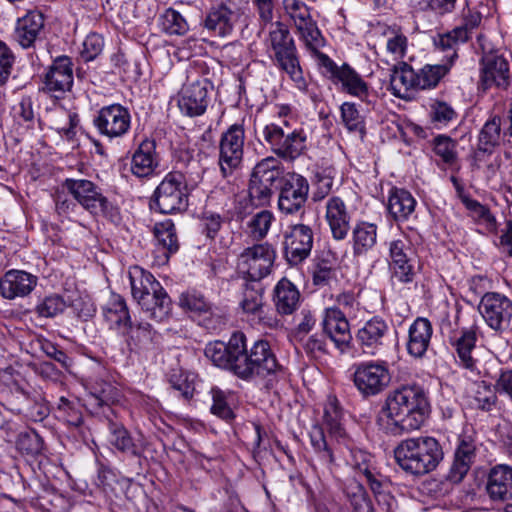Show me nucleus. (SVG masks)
<instances>
[{
    "instance_id": "nucleus-1",
    "label": "nucleus",
    "mask_w": 512,
    "mask_h": 512,
    "mask_svg": "<svg viewBox=\"0 0 512 512\" xmlns=\"http://www.w3.org/2000/svg\"><path fill=\"white\" fill-rule=\"evenodd\" d=\"M429 413L430 403L424 389L416 384L402 385L387 395L377 422L389 433L412 432L421 428Z\"/></svg>"
},
{
    "instance_id": "nucleus-2",
    "label": "nucleus",
    "mask_w": 512,
    "mask_h": 512,
    "mask_svg": "<svg viewBox=\"0 0 512 512\" xmlns=\"http://www.w3.org/2000/svg\"><path fill=\"white\" fill-rule=\"evenodd\" d=\"M325 432L331 440L349 449L351 454V466L362 473L371 467V455L362 450H354L352 440L343 424V414L338 407L336 400H329L324 407V414L321 424H315L309 432L310 444L317 455L322 466L330 469L335 461L334 449L326 438Z\"/></svg>"
},
{
    "instance_id": "nucleus-3",
    "label": "nucleus",
    "mask_w": 512,
    "mask_h": 512,
    "mask_svg": "<svg viewBox=\"0 0 512 512\" xmlns=\"http://www.w3.org/2000/svg\"><path fill=\"white\" fill-rule=\"evenodd\" d=\"M399 467L407 473L420 476L434 471L444 458L439 441L430 436L402 440L394 449Z\"/></svg>"
},
{
    "instance_id": "nucleus-4",
    "label": "nucleus",
    "mask_w": 512,
    "mask_h": 512,
    "mask_svg": "<svg viewBox=\"0 0 512 512\" xmlns=\"http://www.w3.org/2000/svg\"><path fill=\"white\" fill-rule=\"evenodd\" d=\"M128 274L134 300L148 317L163 321L171 311V299L160 282L140 266L131 267Z\"/></svg>"
},
{
    "instance_id": "nucleus-5",
    "label": "nucleus",
    "mask_w": 512,
    "mask_h": 512,
    "mask_svg": "<svg viewBox=\"0 0 512 512\" xmlns=\"http://www.w3.org/2000/svg\"><path fill=\"white\" fill-rule=\"evenodd\" d=\"M281 366L266 340H257L251 348L242 352L238 364L234 367V374L244 381H271L277 375Z\"/></svg>"
},
{
    "instance_id": "nucleus-6",
    "label": "nucleus",
    "mask_w": 512,
    "mask_h": 512,
    "mask_svg": "<svg viewBox=\"0 0 512 512\" xmlns=\"http://www.w3.org/2000/svg\"><path fill=\"white\" fill-rule=\"evenodd\" d=\"M360 303L351 291L336 295L335 305L324 310L322 325L324 332L339 349L348 346L351 340L349 317H356Z\"/></svg>"
},
{
    "instance_id": "nucleus-7",
    "label": "nucleus",
    "mask_w": 512,
    "mask_h": 512,
    "mask_svg": "<svg viewBox=\"0 0 512 512\" xmlns=\"http://www.w3.org/2000/svg\"><path fill=\"white\" fill-rule=\"evenodd\" d=\"M290 118H282L281 123L267 124L263 129V138L278 157L294 161L307 148V133L303 128L286 131L290 127Z\"/></svg>"
},
{
    "instance_id": "nucleus-8",
    "label": "nucleus",
    "mask_w": 512,
    "mask_h": 512,
    "mask_svg": "<svg viewBox=\"0 0 512 512\" xmlns=\"http://www.w3.org/2000/svg\"><path fill=\"white\" fill-rule=\"evenodd\" d=\"M152 203L162 214L186 211L189 205V192L184 174L180 171L167 173L156 187Z\"/></svg>"
},
{
    "instance_id": "nucleus-9",
    "label": "nucleus",
    "mask_w": 512,
    "mask_h": 512,
    "mask_svg": "<svg viewBox=\"0 0 512 512\" xmlns=\"http://www.w3.org/2000/svg\"><path fill=\"white\" fill-rule=\"evenodd\" d=\"M63 187L87 211L95 216H103L115 221L118 209L102 194L101 189L87 179L67 178Z\"/></svg>"
},
{
    "instance_id": "nucleus-10",
    "label": "nucleus",
    "mask_w": 512,
    "mask_h": 512,
    "mask_svg": "<svg viewBox=\"0 0 512 512\" xmlns=\"http://www.w3.org/2000/svg\"><path fill=\"white\" fill-rule=\"evenodd\" d=\"M352 381L363 397L379 395L389 386L391 373L385 360H366L354 363L351 367Z\"/></svg>"
},
{
    "instance_id": "nucleus-11",
    "label": "nucleus",
    "mask_w": 512,
    "mask_h": 512,
    "mask_svg": "<svg viewBox=\"0 0 512 512\" xmlns=\"http://www.w3.org/2000/svg\"><path fill=\"white\" fill-rule=\"evenodd\" d=\"M283 174L281 162L272 156L259 161L252 172L249 182V197L256 206L267 205L272 196L276 181Z\"/></svg>"
},
{
    "instance_id": "nucleus-12",
    "label": "nucleus",
    "mask_w": 512,
    "mask_h": 512,
    "mask_svg": "<svg viewBox=\"0 0 512 512\" xmlns=\"http://www.w3.org/2000/svg\"><path fill=\"white\" fill-rule=\"evenodd\" d=\"M387 247L391 278L402 284L411 283L416 275V251L411 240L407 235L401 234L387 242Z\"/></svg>"
},
{
    "instance_id": "nucleus-13",
    "label": "nucleus",
    "mask_w": 512,
    "mask_h": 512,
    "mask_svg": "<svg viewBox=\"0 0 512 512\" xmlns=\"http://www.w3.org/2000/svg\"><path fill=\"white\" fill-rule=\"evenodd\" d=\"M276 252L268 243L255 244L245 248L237 258V271L251 281L267 277L274 265Z\"/></svg>"
},
{
    "instance_id": "nucleus-14",
    "label": "nucleus",
    "mask_w": 512,
    "mask_h": 512,
    "mask_svg": "<svg viewBox=\"0 0 512 512\" xmlns=\"http://www.w3.org/2000/svg\"><path fill=\"white\" fill-rule=\"evenodd\" d=\"M92 122L99 135L112 141L129 133L132 116L127 107L113 103L100 108Z\"/></svg>"
},
{
    "instance_id": "nucleus-15",
    "label": "nucleus",
    "mask_w": 512,
    "mask_h": 512,
    "mask_svg": "<svg viewBox=\"0 0 512 512\" xmlns=\"http://www.w3.org/2000/svg\"><path fill=\"white\" fill-rule=\"evenodd\" d=\"M279 184V210L286 215L295 214L300 211L308 198L310 189L308 180L295 172H283L279 179Z\"/></svg>"
},
{
    "instance_id": "nucleus-16",
    "label": "nucleus",
    "mask_w": 512,
    "mask_h": 512,
    "mask_svg": "<svg viewBox=\"0 0 512 512\" xmlns=\"http://www.w3.org/2000/svg\"><path fill=\"white\" fill-rule=\"evenodd\" d=\"M245 143V131L241 124L231 125L219 142V167L223 177H228L240 166Z\"/></svg>"
},
{
    "instance_id": "nucleus-17",
    "label": "nucleus",
    "mask_w": 512,
    "mask_h": 512,
    "mask_svg": "<svg viewBox=\"0 0 512 512\" xmlns=\"http://www.w3.org/2000/svg\"><path fill=\"white\" fill-rule=\"evenodd\" d=\"M242 4L244 0H222L207 13L205 28L214 36L228 37L243 14Z\"/></svg>"
},
{
    "instance_id": "nucleus-18",
    "label": "nucleus",
    "mask_w": 512,
    "mask_h": 512,
    "mask_svg": "<svg viewBox=\"0 0 512 512\" xmlns=\"http://www.w3.org/2000/svg\"><path fill=\"white\" fill-rule=\"evenodd\" d=\"M213 86L207 78L198 77L189 80L183 85L178 97L180 111L189 116L196 117L205 113Z\"/></svg>"
},
{
    "instance_id": "nucleus-19",
    "label": "nucleus",
    "mask_w": 512,
    "mask_h": 512,
    "mask_svg": "<svg viewBox=\"0 0 512 512\" xmlns=\"http://www.w3.org/2000/svg\"><path fill=\"white\" fill-rule=\"evenodd\" d=\"M286 12L290 15L305 45L312 51L323 46L324 39L308 6L301 0H284Z\"/></svg>"
},
{
    "instance_id": "nucleus-20",
    "label": "nucleus",
    "mask_w": 512,
    "mask_h": 512,
    "mask_svg": "<svg viewBox=\"0 0 512 512\" xmlns=\"http://www.w3.org/2000/svg\"><path fill=\"white\" fill-rule=\"evenodd\" d=\"M284 255L291 265L302 263L311 253L314 234L309 225L293 224L283 235Z\"/></svg>"
},
{
    "instance_id": "nucleus-21",
    "label": "nucleus",
    "mask_w": 512,
    "mask_h": 512,
    "mask_svg": "<svg viewBox=\"0 0 512 512\" xmlns=\"http://www.w3.org/2000/svg\"><path fill=\"white\" fill-rule=\"evenodd\" d=\"M486 324L495 331L509 326L512 318V301L498 292L485 293L478 306Z\"/></svg>"
},
{
    "instance_id": "nucleus-22",
    "label": "nucleus",
    "mask_w": 512,
    "mask_h": 512,
    "mask_svg": "<svg viewBox=\"0 0 512 512\" xmlns=\"http://www.w3.org/2000/svg\"><path fill=\"white\" fill-rule=\"evenodd\" d=\"M242 352H245V336L242 333H234L227 343L214 341L205 347V356L215 366L230 370L233 373Z\"/></svg>"
},
{
    "instance_id": "nucleus-23",
    "label": "nucleus",
    "mask_w": 512,
    "mask_h": 512,
    "mask_svg": "<svg viewBox=\"0 0 512 512\" xmlns=\"http://www.w3.org/2000/svg\"><path fill=\"white\" fill-rule=\"evenodd\" d=\"M73 85V70L71 59L67 56L54 60L44 77L43 90L59 98L70 91Z\"/></svg>"
},
{
    "instance_id": "nucleus-24",
    "label": "nucleus",
    "mask_w": 512,
    "mask_h": 512,
    "mask_svg": "<svg viewBox=\"0 0 512 512\" xmlns=\"http://www.w3.org/2000/svg\"><path fill=\"white\" fill-rule=\"evenodd\" d=\"M325 220L335 240H343L348 235L352 211L339 196H331L325 203Z\"/></svg>"
},
{
    "instance_id": "nucleus-25",
    "label": "nucleus",
    "mask_w": 512,
    "mask_h": 512,
    "mask_svg": "<svg viewBox=\"0 0 512 512\" xmlns=\"http://www.w3.org/2000/svg\"><path fill=\"white\" fill-rule=\"evenodd\" d=\"M481 83L485 89L497 87L505 89L510 83L508 61L497 53L485 54L482 58Z\"/></svg>"
},
{
    "instance_id": "nucleus-26",
    "label": "nucleus",
    "mask_w": 512,
    "mask_h": 512,
    "mask_svg": "<svg viewBox=\"0 0 512 512\" xmlns=\"http://www.w3.org/2000/svg\"><path fill=\"white\" fill-rule=\"evenodd\" d=\"M388 332L389 326L386 321L374 316L357 331L356 340L364 353L374 356L384 346Z\"/></svg>"
},
{
    "instance_id": "nucleus-27",
    "label": "nucleus",
    "mask_w": 512,
    "mask_h": 512,
    "mask_svg": "<svg viewBox=\"0 0 512 512\" xmlns=\"http://www.w3.org/2000/svg\"><path fill=\"white\" fill-rule=\"evenodd\" d=\"M44 28V17L38 11H29L17 19L13 40L23 49L34 47L40 40Z\"/></svg>"
},
{
    "instance_id": "nucleus-28",
    "label": "nucleus",
    "mask_w": 512,
    "mask_h": 512,
    "mask_svg": "<svg viewBox=\"0 0 512 512\" xmlns=\"http://www.w3.org/2000/svg\"><path fill=\"white\" fill-rule=\"evenodd\" d=\"M486 494L493 502H504L512 499V467L498 464L488 473Z\"/></svg>"
},
{
    "instance_id": "nucleus-29",
    "label": "nucleus",
    "mask_w": 512,
    "mask_h": 512,
    "mask_svg": "<svg viewBox=\"0 0 512 512\" xmlns=\"http://www.w3.org/2000/svg\"><path fill=\"white\" fill-rule=\"evenodd\" d=\"M159 165L156 153V143L151 139H144L133 152L130 171L138 178L152 176Z\"/></svg>"
},
{
    "instance_id": "nucleus-30",
    "label": "nucleus",
    "mask_w": 512,
    "mask_h": 512,
    "mask_svg": "<svg viewBox=\"0 0 512 512\" xmlns=\"http://www.w3.org/2000/svg\"><path fill=\"white\" fill-rule=\"evenodd\" d=\"M432 335L431 322L425 317H417L408 329V354L414 358H423L430 346Z\"/></svg>"
},
{
    "instance_id": "nucleus-31",
    "label": "nucleus",
    "mask_w": 512,
    "mask_h": 512,
    "mask_svg": "<svg viewBox=\"0 0 512 512\" xmlns=\"http://www.w3.org/2000/svg\"><path fill=\"white\" fill-rule=\"evenodd\" d=\"M36 284V276L21 270H10L0 280V294L6 299L24 297Z\"/></svg>"
},
{
    "instance_id": "nucleus-32",
    "label": "nucleus",
    "mask_w": 512,
    "mask_h": 512,
    "mask_svg": "<svg viewBox=\"0 0 512 512\" xmlns=\"http://www.w3.org/2000/svg\"><path fill=\"white\" fill-rule=\"evenodd\" d=\"M265 43L272 61L297 51L289 29L281 22L271 24Z\"/></svg>"
},
{
    "instance_id": "nucleus-33",
    "label": "nucleus",
    "mask_w": 512,
    "mask_h": 512,
    "mask_svg": "<svg viewBox=\"0 0 512 512\" xmlns=\"http://www.w3.org/2000/svg\"><path fill=\"white\" fill-rule=\"evenodd\" d=\"M476 342L477 334L473 327L461 330L460 335L452 341L457 363L473 373L478 371V360L473 355Z\"/></svg>"
},
{
    "instance_id": "nucleus-34",
    "label": "nucleus",
    "mask_w": 512,
    "mask_h": 512,
    "mask_svg": "<svg viewBox=\"0 0 512 512\" xmlns=\"http://www.w3.org/2000/svg\"><path fill=\"white\" fill-rule=\"evenodd\" d=\"M417 201L406 189L393 187L388 195V212L397 222L410 219L415 212Z\"/></svg>"
},
{
    "instance_id": "nucleus-35",
    "label": "nucleus",
    "mask_w": 512,
    "mask_h": 512,
    "mask_svg": "<svg viewBox=\"0 0 512 512\" xmlns=\"http://www.w3.org/2000/svg\"><path fill=\"white\" fill-rule=\"evenodd\" d=\"M273 301L281 315H291L300 304V292L288 279L282 278L274 287Z\"/></svg>"
},
{
    "instance_id": "nucleus-36",
    "label": "nucleus",
    "mask_w": 512,
    "mask_h": 512,
    "mask_svg": "<svg viewBox=\"0 0 512 512\" xmlns=\"http://www.w3.org/2000/svg\"><path fill=\"white\" fill-rule=\"evenodd\" d=\"M390 86L396 97L409 98L410 91L418 90L416 70L407 63L395 66L390 76Z\"/></svg>"
},
{
    "instance_id": "nucleus-37",
    "label": "nucleus",
    "mask_w": 512,
    "mask_h": 512,
    "mask_svg": "<svg viewBox=\"0 0 512 512\" xmlns=\"http://www.w3.org/2000/svg\"><path fill=\"white\" fill-rule=\"evenodd\" d=\"M159 336L149 323H139L137 326H129L128 346L131 351L142 353L154 348Z\"/></svg>"
},
{
    "instance_id": "nucleus-38",
    "label": "nucleus",
    "mask_w": 512,
    "mask_h": 512,
    "mask_svg": "<svg viewBox=\"0 0 512 512\" xmlns=\"http://www.w3.org/2000/svg\"><path fill=\"white\" fill-rule=\"evenodd\" d=\"M377 225L358 221L352 229V248L355 255L366 254L377 242Z\"/></svg>"
},
{
    "instance_id": "nucleus-39",
    "label": "nucleus",
    "mask_w": 512,
    "mask_h": 512,
    "mask_svg": "<svg viewBox=\"0 0 512 512\" xmlns=\"http://www.w3.org/2000/svg\"><path fill=\"white\" fill-rule=\"evenodd\" d=\"M103 316L110 328L129 327L131 318L125 300L112 293L103 307Z\"/></svg>"
},
{
    "instance_id": "nucleus-40",
    "label": "nucleus",
    "mask_w": 512,
    "mask_h": 512,
    "mask_svg": "<svg viewBox=\"0 0 512 512\" xmlns=\"http://www.w3.org/2000/svg\"><path fill=\"white\" fill-rule=\"evenodd\" d=\"M338 257L335 252L323 250L317 259L313 271V283L316 286L324 287L336 279V268Z\"/></svg>"
},
{
    "instance_id": "nucleus-41",
    "label": "nucleus",
    "mask_w": 512,
    "mask_h": 512,
    "mask_svg": "<svg viewBox=\"0 0 512 512\" xmlns=\"http://www.w3.org/2000/svg\"><path fill=\"white\" fill-rule=\"evenodd\" d=\"M334 82L341 83L343 91L364 100L369 95V88L362 77L349 65L340 66V71Z\"/></svg>"
},
{
    "instance_id": "nucleus-42",
    "label": "nucleus",
    "mask_w": 512,
    "mask_h": 512,
    "mask_svg": "<svg viewBox=\"0 0 512 512\" xmlns=\"http://www.w3.org/2000/svg\"><path fill=\"white\" fill-rule=\"evenodd\" d=\"M465 34L459 29H453L447 33L439 34L434 39L437 50L445 53L442 62L453 67L457 58V49L459 44L465 43Z\"/></svg>"
},
{
    "instance_id": "nucleus-43",
    "label": "nucleus",
    "mask_w": 512,
    "mask_h": 512,
    "mask_svg": "<svg viewBox=\"0 0 512 512\" xmlns=\"http://www.w3.org/2000/svg\"><path fill=\"white\" fill-rule=\"evenodd\" d=\"M449 64L444 62L439 64H426L416 70L418 90H430L438 86L441 80L449 74L451 70Z\"/></svg>"
},
{
    "instance_id": "nucleus-44",
    "label": "nucleus",
    "mask_w": 512,
    "mask_h": 512,
    "mask_svg": "<svg viewBox=\"0 0 512 512\" xmlns=\"http://www.w3.org/2000/svg\"><path fill=\"white\" fill-rule=\"evenodd\" d=\"M274 62V65L285 72L295 87L300 91H306L308 83L304 77L297 51L281 57Z\"/></svg>"
},
{
    "instance_id": "nucleus-45",
    "label": "nucleus",
    "mask_w": 512,
    "mask_h": 512,
    "mask_svg": "<svg viewBox=\"0 0 512 512\" xmlns=\"http://www.w3.org/2000/svg\"><path fill=\"white\" fill-rule=\"evenodd\" d=\"M154 236L157 247L163 250L167 258L178 250L176 230L171 220L157 223L154 228Z\"/></svg>"
},
{
    "instance_id": "nucleus-46",
    "label": "nucleus",
    "mask_w": 512,
    "mask_h": 512,
    "mask_svg": "<svg viewBox=\"0 0 512 512\" xmlns=\"http://www.w3.org/2000/svg\"><path fill=\"white\" fill-rule=\"evenodd\" d=\"M109 431V442L117 450L131 455H137L139 453L138 446L123 425L110 422Z\"/></svg>"
},
{
    "instance_id": "nucleus-47",
    "label": "nucleus",
    "mask_w": 512,
    "mask_h": 512,
    "mask_svg": "<svg viewBox=\"0 0 512 512\" xmlns=\"http://www.w3.org/2000/svg\"><path fill=\"white\" fill-rule=\"evenodd\" d=\"M341 121L350 133L360 137L365 135V121L356 105L352 102H344L340 107Z\"/></svg>"
},
{
    "instance_id": "nucleus-48",
    "label": "nucleus",
    "mask_w": 512,
    "mask_h": 512,
    "mask_svg": "<svg viewBox=\"0 0 512 512\" xmlns=\"http://www.w3.org/2000/svg\"><path fill=\"white\" fill-rule=\"evenodd\" d=\"M496 403L495 392L484 381L473 384L470 404L482 411H490Z\"/></svg>"
},
{
    "instance_id": "nucleus-49",
    "label": "nucleus",
    "mask_w": 512,
    "mask_h": 512,
    "mask_svg": "<svg viewBox=\"0 0 512 512\" xmlns=\"http://www.w3.org/2000/svg\"><path fill=\"white\" fill-rule=\"evenodd\" d=\"M501 136V119L498 116L488 120L480 131L479 147L483 151H490L499 144Z\"/></svg>"
},
{
    "instance_id": "nucleus-50",
    "label": "nucleus",
    "mask_w": 512,
    "mask_h": 512,
    "mask_svg": "<svg viewBox=\"0 0 512 512\" xmlns=\"http://www.w3.org/2000/svg\"><path fill=\"white\" fill-rule=\"evenodd\" d=\"M179 305L195 314H212L213 307L206 298L195 290L184 292L180 295Z\"/></svg>"
},
{
    "instance_id": "nucleus-51",
    "label": "nucleus",
    "mask_w": 512,
    "mask_h": 512,
    "mask_svg": "<svg viewBox=\"0 0 512 512\" xmlns=\"http://www.w3.org/2000/svg\"><path fill=\"white\" fill-rule=\"evenodd\" d=\"M243 312L257 316L262 320L263 313V292L253 286L246 285L243 291V297L240 302Z\"/></svg>"
},
{
    "instance_id": "nucleus-52",
    "label": "nucleus",
    "mask_w": 512,
    "mask_h": 512,
    "mask_svg": "<svg viewBox=\"0 0 512 512\" xmlns=\"http://www.w3.org/2000/svg\"><path fill=\"white\" fill-rule=\"evenodd\" d=\"M274 220V216L270 211L263 210L253 215L247 222V232L254 240L263 239Z\"/></svg>"
},
{
    "instance_id": "nucleus-53",
    "label": "nucleus",
    "mask_w": 512,
    "mask_h": 512,
    "mask_svg": "<svg viewBox=\"0 0 512 512\" xmlns=\"http://www.w3.org/2000/svg\"><path fill=\"white\" fill-rule=\"evenodd\" d=\"M434 152L447 165H454L457 161V142L446 135H438L434 138Z\"/></svg>"
},
{
    "instance_id": "nucleus-54",
    "label": "nucleus",
    "mask_w": 512,
    "mask_h": 512,
    "mask_svg": "<svg viewBox=\"0 0 512 512\" xmlns=\"http://www.w3.org/2000/svg\"><path fill=\"white\" fill-rule=\"evenodd\" d=\"M429 107V116L434 123L446 126L457 117L455 109L445 101L432 99Z\"/></svg>"
},
{
    "instance_id": "nucleus-55",
    "label": "nucleus",
    "mask_w": 512,
    "mask_h": 512,
    "mask_svg": "<svg viewBox=\"0 0 512 512\" xmlns=\"http://www.w3.org/2000/svg\"><path fill=\"white\" fill-rule=\"evenodd\" d=\"M162 19L163 29L169 34L183 35L189 29L186 19L175 9H167Z\"/></svg>"
},
{
    "instance_id": "nucleus-56",
    "label": "nucleus",
    "mask_w": 512,
    "mask_h": 512,
    "mask_svg": "<svg viewBox=\"0 0 512 512\" xmlns=\"http://www.w3.org/2000/svg\"><path fill=\"white\" fill-rule=\"evenodd\" d=\"M16 446L20 452L35 456L42 451L43 442L35 431L27 430L19 433Z\"/></svg>"
},
{
    "instance_id": "nucleus-57",
    "label": "nucleus",
    "mask_w": 512,
    "mask_h": 512,
    "mask_svg": "<svg viewBox=\"0 0 512 512\" xmlns=\"http://www.w3.org/2000/svg\"><path fill=\"white\" fill-rule=\"evenodd\" d=\"M66 308L65 300L59 295H50L41 300L35 310L39 316L55 317L62 313Z\"/></svg>"
},
{
    "instance_id": "nucleus-58",
    "label": "nucleus",
    "mask_w": 512,
    "mask_h": 512,
    "mask_svg": "<svg viewBox=\"0 0 512 512\" xmlns=\"http://www.w3.org/2000/svg\"><path fill=\"white\" fill-rule=\"evenodd\" d=\"M210 393L213 400L211 412L222 419H231L233 417V411L228 404L229 394L217 387H213Z\"/></svg>"
},
{
    "instance_id": "nucleus-59",
    "label": "nucleus",
    "mask_w": 512,
    "mask_h": 512,
    "mask_svg": "<svg viewBox=\"0 0 512 512\" xmlns=\"http://www.w3.org/2000/svg\"><path fill=\"white\" fill-rule=\"evenodd\" d=\"M12 115L14 120L20 124L33 123L35 119V112L31 97H22L20 101L12 107Z\"/></svg>"
},
{
    "instance_id": "nucleus-60",
    "label": "nucleus",
    "mask_w": 512,
    "mask_h": 512,
    "mask_svg": "<svg viewBox=\"0 0 512 512\" xmlns=\"http://www.w3.org/2000/svg\"><path fill=\"white\" fill-rule=\"evenodd\" d=\"M298 342L310 357L318 358L326 352L325 337L321 334L300 337Z\"/></svg>"
},
{
    "instance_id": "nucleus-61",
    "label": "nucleus",
    "mask_w": 512,
    "mask_h": 512,
    "mask_svg": "<svg viewBox=\"0 0 512 512\" xmlns=\"http://www.w3.org/2000/svg\"><path fill=\"white\" fill-rule=\"evenodd\" d=\"M104 40L97 33H90L83 42L81 56L85 61L94 60L103 50Z\"/></svg>"
},
{
    "instance_id": "nucleus-62",
    "label": "nucleus",
    "mask_w": 512,
    "mask_h": 512,
    "mask_svg": "<svg viewBox=\"0 0 512 512\" xmlns=\"http://www.w3.org/2000/svg\"><path fill=\"white\" fill-rule=\"evenodd\" d=\"M59 417L68 425L78 427L82 424V413L75 408L67 399L61 398L58 406Z\"/></svg>"
},
{
    "instance_id": "nucleus-63",
    "label": "nucleus",
    "mask_w": 512,
    "mask_h": 512,
    "mask_svg": "<svg viewBox=\"0 0 512 512\" xmlns=\"http://www.w3.org/2000/svg\"><path fill=\"white\" fill-rule=\"evenodd\" d=\"M462 202L476 219L487 225L494 224L495 219L486 206L468 196H463Z\"/></svg>"
},
{
    "instance_id": "nucleus-64",
    "label": "nucleus",
    "mask_w": 512,
    "mask_h": 512,
    "mask_svg": "<svg viewBox=\"0 0 512 512\" xmlns=\"http://www.w3.org/2000/svg\"><path fill=\"white\" fill-rule=\"evenodd\" d=\"M472 461L455 455L454 461L446 475V479L453 483H460L471 467Z\"/></svg>"
}]
</instances>
